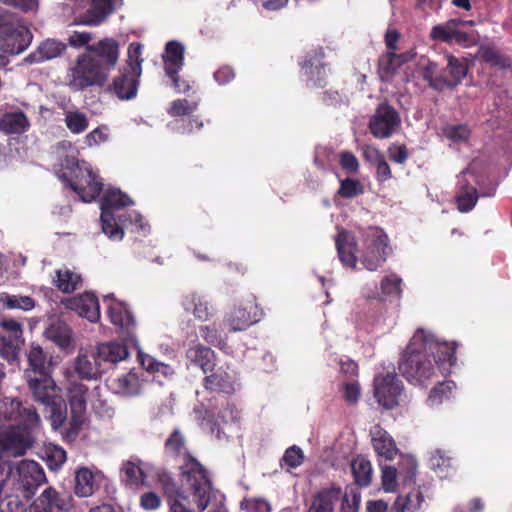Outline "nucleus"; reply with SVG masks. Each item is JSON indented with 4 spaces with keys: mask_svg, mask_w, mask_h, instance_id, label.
I'll list each match as a JSON object with an SVG mask.
<instances>
[{
    "mask_svg": "<svg viewBox=\"0 0 512 512\" xmlns=\"http://www.w3.org/2000/svg\"><path fill=\"white\" fill-rule=\"evenodd\" d=\"M412 57L413 54L411 53L398 55L393 52L388 53L386 56L382 57L379 62V75L381 79L389 80L399 65L405 61L410 60Z\"/></svg>",
    "mask_w": 512,
    "mask_h": 512,
    "instance_id": "41",
    "label": "nucleus"
},
{
    "mask_svg": "<svg viewBox=\"0 0 512 512\" xmlns=\"http://www.w3.org/2000/svg\"><path fill=\"white\" fill-rule=\"evenodd\" d=\"M184 310L191 313L197 320L208 321L215 314V307L207 300L206 296L199 292H190L183 297Z\"/></svg>",
    "mask_w": 512,
    "mask_h": 512,
    "instance_id": "26",
    "label": "nucleus"
},
{
    "mask_svg": "<svg viewBox=\"0 0 512 512\" xmlns=\"http://www.w3.org/2000/svg\"><path fill=\"white\" fill-rule=\"evenodd\" d=\"M64 306L76 312L79 316L90 322H97L100 319V307L97 297L90 292L67 298L63 301Z\"/></svg>",
    "mask_w": 512,
    "mask_h": 512,
    "instance_id": "24",
    "label": "nucleus"
},
{
    "mask_svg": "<svg viewBox=\"0 0 512 512\" xmlns=\"http://www.w3.org/2000/svg\"><path fill=\"white\" fill-rule=\"evenodd\" d=\"M402 278L395 274L390 273L382 278L380 287L376 285H366L362 294L366 299L385 301L387 299H399L402 294Z\"/></svg>",
    "mask_w": 512,
    "mask_h": 512,
    "instance_id": "22",
    "label": "nucleus"
},
{
    "mask_svg": "<svg viewBox=\"0 0 512 512\" xmlns=\"http://www.w3.org/2000/svg\"><path fill=\"white\" fill-rule=\"evenodd\" d=\"M7 420V425L0 426V446L9 456H21L30 447L31 431L40 424V417L32 406H23L14 398L0 400V421Z\"/></svg>",
    "mask_w": 512,
    "mask_h": 512,
    "instance_id": "2",
    "label": "nucleus"
},
{
    "mask_svg": "<svg viewBox=\"0 0 512 512\" xmlns=\"http://www.w3.org/2000/svg\"><path fill=\"white\" fill-rule=\"evenodd\" d=\"M142 50L143 46L140 43H131L128 47L126 63L122 68L128 69L134 75H141L143 63Z\"/></svg>",
    "mask_w": 512,
    "mask_h": 512,
    "instance_id": "47",
    "label": "nucleus"
},
{
    "mask_svg": "<svg viewBox=\"0 0 512 512\" xmlns=\"http://www.w3.org/2000/svg\"><path fill=\"white\" fill-rule=\"evenodd\" d=\"M351 470L356 483L360 486H368L372 478V466L368 459L357 456L351 462Z\"/></svg>",
    "mask_w": 512,
    "mask_h": 512,
    "instance_id": "46",
    "label": "nucleus"
},
{
    "mask_svg": "<svg viewBox=\"0 0 512 512\" xmlns=\"http://www.w3.org/2000/svg\"><path fill=\"white\" fill-rule=\"evenodd\" d=\"M322 57V51H315L313 54H308L302 64V72L307 76V82L314 87L322 86L326 76Z\"/></svg>",
    "mask_w": 512,
    "mask_h": 512,
    "instance_id": "29",
    "label": "nucleus"
},
{
    "mask_svg": "<svg viewBox=\"0 0 512 512\" xmlns=\"http://www.w3.org/2000/svg\"><path fill=\"white\" fill-rule=\"evenodd\" d=\"M340 498L339 488L324 489L313 497L307 512H334V507Z\"/></svg>",
    "mask_w": 512,
    "mask_h": 512,
    "instance_id": "34",
    "label": "nucleus"
},
{
    "mask_svg": "<svg viewBox=\"0 0 512 512\" xmlns=\"http://www.w3.org/2000/svg\"><path fill=\"white\" fill-rule=\"evenodd\" d=\"M137 349L138 360L147 372L158 373L166 378L174 375V369L170 365L157 361L153 356L144 353L139 346Z\"/></svg>",
    "mask_w": 512,
    "mask_h": 512,
    "instance_id": "43",
    "label": "nucleus"
},
{
    "mask_svg": "<svg viewBox=\"0 0 512 512\" xmlns=\"http://www.w3.org/2000/svg\"><path fill=\"white\" fill-rule=\"evenodd\" d=\"M372 445L378 456L392 460L398 452L393 438L381 427L375 426L371 430Z\"/></svg>",
    "mask_w": 512,
    "mask_h": 512,
    "instance_id": "31",
    "label": "nucleus"
},
{
    "mask_svg": "<svg viewBox=\"0 0 512 512\" xmlns=\"http://www.w3.org/2000/svg\"><path fill=\"white\" fill-rule=\"evenodd\" d=\"M95 475L88 468H80L75 476V494L79 497H89L94 493Z\"/></svg>",
    "mask_w": 512,
    "mask_h": 512,
    "instance_id": "42",
    "label": "nucleus"
},
{
    "mask_svg": "<svg viewBox=\"0 0 512 512\" xmlns=\"http://www.w3.org/2000/svg\"><path fill=\"white\" fill-rule=\"evenodd\" d=\"M402 390V382L392 372L380 373L374 379V397L386 409L398 405Z\"/></svg>",
    "mask_w": 512,
    "mask_h": 512,
    "instance_id": "15",
    "label": "nucleus"
},
{
    "mask_svg": "<svg viewBox=\"0 0 512 512\" xmlns=\"http://www.w3.org/2000/svg\"><path fill=\"white\" fill-rule=\"evenodd\" d=\"M31 40L32 34L28 28L0 8V51L7 55L20 54Z\"/></svg>",
    "mask_w": 512,
    "mask_h": 512,
    "instance_id": "8",
    "label": "nucleus"
},
{
    "mask_svg": "<svg viewBox=\"0 0 512 512\" xmlns=\"http://www.w3.org/2000/svg\"><path fill=\"white\" fill-rule=\"evenodd\" d=\"M434 361L442 373H447L455 364V344L439 341L430 331L417 330L403 353L399 369L405 378L417 385H424L436 374Z\"/></svg>",
    "mask_w": 512,
    "mask_h": 512,
    "instance_id": "1",
    "label": "nucleus"
},
{
    "mask_svg": "<svg viewBox=\"0 0 512 512\" xmlns=\"http://www.w3.org/2000/svg\"><path fill=\"white\" fill-rule=\"evenodd\" d=\"M49 464L52 468L58 469L66 461V451L59 446L53 445L46 451Z\"/></svg>",
    "mask_w": 512,
    "mask_h": 512,
    "instance_id": "61",
    "label": "nucleus"
},
{
    "mask_svg": "<svg viewBox=\"0 0 512 512\" xmlns=\"http://www.w3.org/2000/svg\"><path fill=\"white\" fill-rule=\"evenodd\" d=\"M339 164L348 173H357L360 167L356 156L349 151H342L339 154Z\"/></svg>",
    "mask_w": 512,
    "mask_h": 512,
    "instance_id": "63",
    "label": "nucleus"
},
{
    "mask_svg": "<svg viewBox=\"0 0 512 512\" xmlns=\"http://www.w3.org/2000/svg\"><path fill=\"white\" fill-rule=\"evenodd\" d=\"M182 482L189 487L198 509L203 511L209 504L212 484L206 469L192 457L181 466Z\"/></svg>",
    "mask_w": 512,
    "mask_h": 512,
    "instance_id": "9",
    "label": "nucleus"
},
{
    "mask_svg": "<svg viewBox=\"0 0 512 512\" xmlns=\"http://www.w3.org/2000/svg\"><path fill=\"white\" fill-rule=\"evenodd\" d=\"M109 140V128L99 126L85 136V143L88 147L98 146Z\"/></svg>",
    "mask_w": 512,
    "mask_h": 512,
    "instance_id": "58",
    "label": "nucleus"
},
{
    "mask_svg": "<svg viewBox=\"0 0 512 512\" xmlns=\"http://www.w3.org/2000/svg\"><path fill=\"white\" fill-rule=\"evenodd\" d=\"M214 357V352L201 344L190 347L186 352V358L189 363L200 367L204 373H207L215 366Z\"/></svg>",
    "mask_w": 512,
    "mask_h": 512,
    "instance_id": "36",
    "label": "nucleus"
},
{
    "mask_svg": "<svg viewBox=\"0 0 512 512\" xmlns=\"http://www.w3.org/2000/svg\"><path fill=\"white\" fill-rule=\"evenodd\" d=\"M30 127L26 114L20 110L10 111L0 118V129L7 134H21Z\"/></svg>",
    "mask_w": 512,
    "mask_h": 512,
    "instance_id": "35",
    "label": "nucleus"
},
{
    "mask_svg": "<svg viewBox=\"0 0 512 512\" xmlns=\"http://www.w3.org/2000/svg\"><path fill=\"white\" fill-rule=\"evenodd\" d=\"M11 477L17 479L26 498H29L46 480L42 467L37 462L28 460L19 462L15 471H11Z\"/></svg>",
    "mask_w": 512,
    "mask_h": 512,
    "instance_id": "19",
    "label": "nucleus"
},
{
    "mask_svg": "<svg viewBox=\"0 0 512 512\" xmlns=\"http://www.w3.org/2000/svg\"><path fill=\"white\" fill-rule=\"evenodd\" d=\"M150 465L139 459L125 461L121 467V474L126 483L132 486L144 485Z\"/></svg>",
    "mask_w": 512,
    "mask_h": 512,
    "instance_id": "30",
    "label": "nucleus"
},
{
    "mask_svg": "<svg viewBox=\"0 0 512 512\" xmlns=\"http://www.w3.org/2000/svg\"><path fill=\"white\" fill-rule=\"evenodd\" d=\"M35 401L49 409V421L54 430H59L67 419V409L60 387L49 375L25 378Z\"/></svg>",
    "mask_w": 512,
    "mask_h": 512,
    "instance_id": "6",
    "label": "nucleus"
},
{
    "mask_svg": "<svg viewBox=\"0 0 512 512\" xmlns=\"http://www.w3.org/2000/svg\"><path fill=\"white\" fill-rule=\"evenodd\" d=\"M480 184L481 176L478 174V165L473 162L458 176L459 194L456 201L460 212L466 213L474 208L479 197L477 187Z\"/></svg>",
    "mask_w": 512,
    "mask_h": 512,
    "instance_id": "12",
    "label": "nucleus"
},
{
    "mask_svg": "<svg viewBox=\"0 0 512 512\" xmlns=\"http://www.w3.org/2000/svg\"><path fill=\"white\" fill-rule=\"evenodd\" d=\"M397 476L398 472L393 466H384L382 468V487L385 492H396L398 487Z\"/></svg>",
    "mask_w": 512,
    "mask_h": 512,
    "instance_id": "56",
    "label": "nucleus"
},
{
    "mask_svg": "<svg viewBox=\"0 0 512 512\" xmlns=\"http://www.w3.org/2000/svg\"><path fill=\"white\" fill-rule=\"evenodd\" d=\"M65 47V44L57 40L48 39L41 43V45L38 47L37 59L39 61H45L56 58L62 54V52L65 50Z\"/></svg>",
    "mask_w": 512,
    "mask_h": 512,
    "instance_id": "51",
    "label": "nucleus"
},
{
    "mask_svg": "<svg viewBox=\"0 0 512 512\" xmlns=\"http://www.w3.org/2000/svg\"><path fill=\"white\" fill-rule=\"evenodd\" d=\"M143 373H138L134 370L129 371L116 378L112 383L113 391L121 396L133 397L138 395L145 382Z\"/></svg>",
    "mask_w": 512,
    "mask_h": 512,
    "instance_id": "28",
    "label": "nucleus"
},
{
    "mask_svg": "<svg viewBox=\"0 0 512 512\" xmlns=\"http://www.w3.org/2000/svg\"><path fill=\"white\" fill-rule=\"evenodd\" d=\"M479 56L485 62L490 63L492 65L501 66L503 68L508 67V61L494 49L489 47H482L479 51Z\"/></svg>",
    "mask_w": 512,
    "mask_h": 512,
    "instance_id": "60",
    "label": "nucleus"
},
{
    "mask_svg": "<svg viewBox=\"0 0 512 512\" xmlns=\"http://www.w3.org/2000/svg\"><path fill=\"white\" fill-rule=\"evenodd\" d=\"M162 58L166 74L168 76L177 74L183 66L184 46L177 41L168 42Z\"/></svg>",
    "mask_w": 512,
    "mask_h": 512,
    "instance_id": "33",
    "label": "nucleus"
},
{
    "mask_svg": "<svg viewBox=\"0 0 512 512\" xmlns=\"http://www.w3.org/2000/svg\"><path fill=\"white\" fill-rule=\"evenodd\" d=\"M241 507L247 512H271L270 504L262 498L245 499L241 502Z\"/></svg>",
    "mask_w": 512,
    "mask_h": 512,
    "instance_id": "62",
    "label": "nucleus"
},
{
    "mask_svg": "<svg viewBox=\"0 0 512 512\" xmlns=\"http://www.w3.org/2000/svg\"><path fill=\"white\" fill-rule=\"evenodd\" d=\"M454 458L449 452L437 449L431 453L430 468L441 478L448 477L455 468Z\"/></svg>",
    "mask_w": 512,
    "mask_h": 512,
    "instance_id": "38",
    "label": "nucleus"
},
{
    "mask_svg": "<svg viewBox=\"0 0 512 512\" xmlns=\"http://www.w3.org/2000/svg\"><path fill=\"white\" fill-rule=\"evenodd\" d=\"M197 102L189 101L187 99L174 100L169 109L168 113L173 116H183L194 112L197 109Z\"/></svg>",
    "mask_w": 512,
    "mask_h": 512,
    "instance_id": "55",
    "label": "nucleus"
},
{
    "mask_svg": "<svg viewBox=\"0 0 512 512\" xmlns=\"http://www.w3.org/2000/svg\"><path fill=\"white\" fill-rule=\"evenodd\" d=\"M200 333L207 343L218 347L222 346L223 339L215 324L201 327Z\"/></svg>",
    "mask_w": 512,
    "mask_h": 512,
    "instance_id": "64",
    "label": "nucleus"
},
{
    "mask_svg": "<svg viewBox=\"0 0 512 512\" xmlns=\"http://www.w3.org/2000/svg\"><path fill=\"white\" fill-rule=\"evenodd\" d=\"M262 317V311L253 298L235 307L225 317V323L233 332L243 331L257 323Z\"/></svg>",
    "mask_w": 512,
    "mask_h": 512,
    "instance_id": "18",
    "label": "nucleus"
},
{
    "mask_svg": "<svg viewBox=\"0 0 512 512\" xmlns=\"http://www.w3.org/2000/svg\"><path fill=\"white\" fill-rule=\"evenodd\" d=\"M55 286L64 293H71L81 283V276L69 269H59L53 278Z\"/></svg>",
    "mask_w": 512,
    "mask_h": 512,
    "instance_id": "44",
    "label": "nucleus"
},
{
    "mask_svg": "<svg viewBox=\"0 0 512 512\" xmlns=\"http://www.w3.org/2000/svg\"><path fill=\"white\" fill-rule=\"evenodd\" d=\"M212 373L205 378V387L211 391L233 393L236 391L238 377L236 371L228 364L213 367Z\"/></svg>",
    "mask_w": 512,
    "mask_h": 512,
    "instance_id": "21",
    "label": "nucleus"
},
{
    "mask_svg": "<svg viewBox=\"0 0 512 512\" xmlns=\"http://www.w3.org/2000/svg\"><path fill=\"white\" fill-rule=\"evenodd\" d=\"M140 76L134 75L128 69L121 67L119 74L113 79L110 91L120 100H131L137 95Z\"/></svg>",
    "mask_w": 512,
    "mask_h": 512,
    "instance_id": "27",
    "label": "nucleus"
},
{
    "mask_svg": "<svg viewBox=\"0 0 512 512\" xmlns=\"http://www.w3.org/2000/svg\"><path fill=\"white\" fill-rule=\"evenodd\" d=\"M192 416L202 428L208 429L216 439L222 440L226 436L227 425L236 419V411L231 405L222 409L197 406L193 409Z\"/></svg>",
    "mask_w": 512,
    "mask_h": 512,
    "instance_id": "11",
    "label": "nucleus"
},
{
    "mask_svg": "<svg viewBox=\"0 0 512 512\" xmlns=\"http://www.w3.org/2000/svg\"><path fill=\"white\" fill-rule=\"evenodd\" d=\"M66 377L65 391L66 399L70 408V420L66 424L64 422L61 434L67 440H73L80 431L83 423L86 408L89 402L99 397L100 387L95 386L89 389L88 386L74 379L72 373L67 370L64 373Z\"/></svg>",
    "mask_w": 512,
    "mask_h": 512,
    "instance_id": "5",
    "label": "nucleus"
},
{
    "mask_svg": "<svg viewBox=\"0 0 512 512\" xmlns=\"http://www.w3.org/2000/svg\"><path fill=\"white\" fill-rule=\"evenodd\" d=\"M123 341L124 343L107 341L95 346L106 372L119 362L126 360L129 357V347L135 346L131 341H126L125 336H123Z\"/></svg>",
    "mask_w": 512,
    "mask_h": 512,
    "instance_id": "23",
    "label": "nucleus"
},
{
    "mask_svg": "<svg viewBox=\"0 0 512 512\" xmlns=\"http://www.w3.org/2000/svg\"><path fill=\"white\" fill-rule=\"evenodd\" d=\"M423 503L424 497L419 490H413L405 497H398L395 502L401 512H418Z\"/></svg>",
    "mask_w": 512,
    "mask_h": 512,
    "instance_id": "50",
    "label": "nucleus"
},
{
    "mask_svg": "<svg viewBox=\"0 0 512 512\" xmlns=\"http://www.w3.org/2000/svg\"><path fill=\"white\" fill-rule=\"evenodd\" d=\"M0 356L9 362L17 359L24 342L22 324L12 318H0Z\"/></svg>",
    "mask_w": 512,
    "mask_h": 512,
    "instance_id": "14",
    "label": "nucleus"
},
{
    "mask_svg": "<svg viewBox=\"0 0 512 512\" xmlns=\"http://www.w3.org/2000/svg\"><path fill=\"white\" fill-rule=\"evenodd\" d=\"M453 381H445L434 387L428 397V402L431 406L441 404L444 400L449 399L452 391L455 389Z\"/></svg>",
    "mask_w": 512,
    "mask_h": 512,
    "instance_id": "54",
    "label": "nucleus"
},
{
    "mask_svg": "<svg viewBox=\"0 0 512 512\" xmlns=\"http://www.w3.org/2000/svg\"><path fill=\"white\" fill-rule=\"evenodd\" d=\"M44 334L48 340L54 342L61 349H67L72 345L71 330L61 321L52 322Z\"/></svg>",
    "mask_w": 512,
    "mask_h": 512,
    "instance_id": "39",
    "label": "nucleus"
},
{
    "mask_svg": "<svg viewBox=\"0 0 512 512\" xmlns=\"http://www.w3.org/2000/svg\"><path fill=\"white\" fill-rule=\"evenodd\" d=\"M104 303L107 304V315L110 322L119 329L126 341H131L138 347V340L134 333L135 321L126 304L114 297L113 294L104 296Z\"/></svg>",
    "mask_w": 512,
    "mask_h": 512,
    "instance_id": "13",
    "label": "nucleus"
},
{
    "mask_svg": "<svg viewBox=\"0 0 512 512\" xmlns=\"http://www.w3.org/2000/svg\"><path fill=\"white\" fill-rule=\"evenodd\" d=\"M58 153L60 156L66 153L57 171L58 178L67 182L83 202L95 200L101 192L102 183L97 180L90 165L85 161L78 162L76 159L78 151L69 141L59 143Z\"/></svg>",
    "mask_w": 512,
    "mask_h": 512,
    "instance_id": "4",
    "label": "nucleus"
},
{
    "mask_svg": "<svg viewBox=\"0 0 512 512\" xmlns=\"http://www.w3.org/2000/svg\"><path fill=\"white\" fill-rule=\"evenodd\" d=\"M74 372L80 379L96 380L105 373V369L95 347H81L73 360Z\"/></svg>",
    "mask_w": 512,
    "mask_h": 512,
    "instance_id": "17",
    "label": "nucleus"
},
{
    "mask_svg": "<svg viewBox=\"0 0 512 512\" xmlns=\"http://www.w3.org/2000/svg\"><path fill=\"white\" fill-rule=\"evenodd\" d=\"M0 304L9 309H20L23 311H30L35 307V302L31 297L10 295L8 293H2L0 295Z\"/></svg>",
    "mask_w": 512,
    "mask_h": 512,
    "instance_id": "49",
    "label": "nucleus"
},
{
    "mask_svg": "<svg viewBox=\"0 0 512 512\" xmlns=\"http://www.w3.org/2000/svg\"><path fill=\"white\" fill-rule=\"evenodd\" d=\"M364 193V186L354 178H346L340 180V187L337 190V195L343 198H355Z\"/></svg>",
    "mask_w": 512,
    "mask_h": 512,
    "instance_id": "53",
    "label": "nucleus"
},
{
    "mask_svg": "<svg viewBox=\"0 0 512 512\" xmlns=\"http://www.w3.org/2000/svg\"><path fill=\"white\" fill-rule=\"evenodd\" d=\"M64 123L73 134L83 133L89 125L87 115L78 110L66 111L64 114Z\"/></svg>",
    "mask_w": 512,
    "mask_h": 512,
    "instance_id": "48",
    "label": "nucleus"
},
{
    "mask_svg": "<svg viewBox=\"0 0 512 512\" xmlns=\"http://www.w3.org/2000/svg\"><path fill=\"white\" fill-rule=\"evenodd\" d=\"M140 507L146 511H154L161 507L162 499L154 491H146L140 495Z\"/></svg>",
    "mask_w": 512,
    "mask_h": 512,
    "instance_id": "59",
    "label": "nucleus"
},
{
    "mask_svg": "<svg viewBox=\"0 0 512 512\" xmlns=\"http://www.w3.org/2000/svg\"><path fill=\"white\" fill-rule=\"evenodd\" d=\"M28 368L24 371V377L30 378L49 374L45 363L46 355L39 345H32L27 354Z\"/></svg>",
    "mask_w": 512,
    "mask_h": 512,
    "instance_id": "37",
    "label": "nucleus"
},
{
    "mask_svg": "<svg viewBox=\"0 0 512 512\" xmlns=\"http://www.w3.org/2000/svg\"><path fill=\"white\" fill-rule=\"evenodd\" d=\"M159 480L168 495V512H193L183 503L186 500L184 492L175 486L168 474H162Z\"/></svg>",
    "mask_w": 512,
    "mask_h": 512,
    "instance_id": "32",
    "label": "nucleus"
},
{
    "mask_svg": "<svg viewBox=\"0 0 512 512\" xmlns=\"http://www.w3.org/2000/svg\"><path fill=\"white\" fill-rule=\"evenodd\" d=\"M85 52L100 60L101 66L110 74L119 61L120 44L114 38L105 37L87 46Z\"/></svg>",
    "mask_w": 512,
    "mask_h": 512,
    "instance_id": "20",
    "label": "nucleus"
},
{
    "mask_svg": "<svg viewBox=\"0 0 512 512\" xmlns=\"http://www.w3.org/2000/svg\"><path fill=\"white\" fill-rule=\"evenodd\" d=\"M133 201L130 197L116 188H110L105 191L101 202V209H109L110 211H117L120 208L132 205Z\"/></svg>",
    "mask_w": 512,
    "mask_h": 512,
    "instance_id": "45",
    "label": "nucleus"
},
{
    "mask_svg": "<svg viewBox=\"0 0 512 512\" xmlns=\"http://www.w3.org/2000/svg\"><path fill=\"white\" fill-rule=\"evenodd\" d=\"M446 60L447 66L442 71L439 70L437 63L431 61L423 67L424 79L437 90L458 85L468 71L464 61L450 54L446 55Z\"/></svg>",
    "mask_w": 512,
    "mask_h": 512,
    "instance_id": "10",
    "label": "nucleus"
},
{
    "mask_svg": "<svg viewBox=\"0 0 512 512\" xmlns=\"http://www.w3.org/2000/svg\"><path fill=\"white\" fill-rule=\"evenodd\" d=\"M361 496L354 488L346 491L341 503V512H358Z\"/></svg>",
    "mask_w": 512,
    "mask_h": 512,
    "instance_id": "57",
    "label": "nucleus"
},
{
    "mask_svg": "<svg viewBox=\"0 0 512 512\" xmlns=\"http://www.w3.org/2000/svg\"><path fill=\"white\" fill-rule=\"evenodd\" d=\"M399 113L389 104L381 103L369 120V129L376 138L390 137L400 126Z\"/></svg>",
    "mask_w": 512,
    "mask_h": 512,
    "instance_id": "16",
    "label": "nucleus"
},
{
    "mask_svg": "<svg viewBox=\"0 0 512 512\" xmlns=\"http://www.w3.org/2000/svg\"><path fill=\"white\" fill-rule=\"evenodd\" d=\"M338 256L342 264L356 268L357 261L369 271H376L386 261L390 248L387 235L378 228L369 229L364 237L361 255L358 256L354 236L345 230H340L335 239Z\"/></svg>",
    "mask_w": 512,
    "mask_h": 512,
    "instance_id": "3",
    "label": "nucleus"
},
{
    "mask_svg": "<svg viewBox=\"0 0 512 512\" xmlns=\"http://www.w3.org/2000/svg\"><path fill=\"white\" fill-rule=\"evenodd\" d=\"M110 74L101 66L100 60L91 53L83 52L77 56L67 72V84L74 91H83L90 87H102Z\"/></svg>",
    "mask_w": 512,
    "mask_h": 512,
    "instance_id": "7",
    "label": "nucleus"
},
{
    "mask_svg": "<svg viewBox=\"0 0 512 512\" xmlns=\"http://www.w3.org/2000/svg\"><path fill=\"white\" fill-rule=\"evenodd\" d=\"M72 501L70 495H59L55 489L49 487L30 506V512H52L53 508L68 511L72 507Z\"/></svg>",
    "mask_w": 512,
    "mask_h": 512,
    "instance_id": "25",
    "label": "nucleus"
},
{
    "mask_svg": "<svg viewBox=\"0 0 512 512\" xmlns=\"http://www.w3.org/2000/svg\"><path fill=\"white\" fill-rule=\"evenodd\" d=\"M459 23L460 22L456 20H450L445 23L434 26L430 32L431 39L446 43H453L455 29Z\"/></svg>",
    "mask_w": 512,
    "mask_h": 512,
    "instance_id": "52",
    "label": "nucleus"
},
{
    "mask_svg": "<svg viewBox=\"0 0 512 512\" xmlns=\"http://www.w3.org/2000/svg\"><path fill=\"white\" fill-rule=\"evenodd\" d=\"M101 223L103 233L111 240L120 241L124 236L122 222L120 223V216H116L114 211L109 209H101Z\"/></svg>",
    "mask_w": 512,
    "mask_h": 512,
    "instance_id": "40",
    "label": "nucleus"
}]
</instances>
